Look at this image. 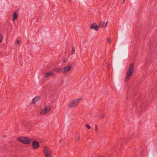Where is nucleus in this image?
Instances as JSON below:
<instances>
[{
  "label": "nucleus",
  "instance_id": "nucleus-21",
  "mask_svg": "<svg viewBox=\"0 0 157 157\" xmlns=\"http://www.w3.org/2000/svg\"><path fill=\"white\" fill-rule=\"evenodd\" d=\"M124 1H125V0H123V3H124Z\"/></svg>",
  "mask_w": 157,
  "mask_h": 157
},
{
  "label": "nucleus",
  "instance_id": "nucleus-15",
  "mask_svg": "<svg viewBox=\"0 0 157 157\" xmlns=\"http://www.w3.org/2000/svg\"><path fill=\"white\" fill-rule=\"evenodd\" d=\"M20 43V40H17L15 42V44L16 45H18Z\"/></svg>",
  "mask_w": 157,
  "mask_h": 157
},
{
  "label": "nucleus",
  "instance_id": "nucleus-3",
  "mask_svg": "<svg viewBox=\"0 0 157 157\" xmlns=\"http://www.w3.org/2000/svg\"><path fill=\"white\" fill-rule=\"evenodd\" d=\"M44 153L45 157H52V151L50 148L47 146L44 147Z\"/></svg>",
  "mask_w": 157,
  "mask_h": 157
},
{
  "label": "nucleus",
  "instance_id": "nucleus-6",
  "mask_svg": "<svg viewBox=\"0 0 157 157\" xmlns=\"http://www.w3.org/2000/svg\"><path fill=\"white\" fill-rule=\"evenodd\" d=\"M72 67L71 65H69L65 67L63 70H62L61 72L63 73H66L70 71Z\"/></svg>",
  "mask_w": 157,
  "mask_h": 157
},
{
  "label": "nucleus",
  "instance_id": "nucleus-20",
  "mask_svg": "<svg viewBox=\"0 0 157 157\" xmlns=\"http://www.w3.org/2000/svg\"><path fill=\"white\" fill-rule=\"evenodd\" d=\"M101 117L102 118H103L104 117V116L103 115L101 116Z\"/></svg>",
  "mask_w": 157,
  "mask_h": 157
},
{
  "label": "nucleus",
  "instance_id": "nucleus-4",
  "mask_svg": "<svg viewBox=\"0 0 157 157\" xmlns=\"http://www.w3.org/2000/svg\"><path fill=\"white\" fill-rule=\"evenodd\" d=\"M18 140L25 144H29L31 142V140L29 138L24 137H19L18 138Z\"/></svg>",
  "mask_w": 157,
  "mask_h": 157
},
{
  "label": "nucleus",
  "instance_id": "nucleus-14",
  "mask_svg": "<svg viewBox=\"0 0 157 157\" xmlns=\"http://www.w3.org/2000/svg\"><path fill=\"white\" fill-rule=\"evenodd\" d=\"M3 36L2 34H0V43L2 41Z\"/></svg>",
  "mask_w": 157,
  "mask_h": 157
},
{
  "label": "nucleus",
  "instance_id": "nucleus-18",
  "mask_svg": "<svg viewBox=\"0 0 157 157\" xmlns=\"http://www.w3.org/2000/svg\"><path fill=\"white\" fill-rule=\"evenodd\" d=\"M98 129V128L97 127V125H95V130L96 131H97Z\"/></svg>",
  "mask_w": 157,
  "mask_h": 157
},
{
  "label": "nucleus",
  "instance_id": "nucleus-17",
  "mask_svg": "<svg viewBox=\"0 0 157 157\" xmlns=\"http://www.w3.org/2000/svg\"><path fill=\"white\" fill-rule=\"evenodd\" d=\"M86 127L87 128H88L90 129V127L89 124H87L86 125Z\"/></svg>",
  "mask_w": 157,
  "mask_h": 157
},
{
  "label": "nucleus",
  "instance_id": "nucleus-22",
  "mask_svg": "<svg viewBox=\"0 0 157 157\" xmlns=\"http://www.w3.org/2000/svg\"><path fill=\"white\" fill-rule=\"evenodd\" d=\"M69 1H70V0H69Z\"/></svg>",
  "mask_w": 157,
  "mask_h": 157
},
{
  "label": "nucleus",
  "instance_id": "nucleus-1",
  "mask_svg": "<svg viewBox=\"0 0 157 157\" xmlns=\"http://www.w3.org/2000/svg\"><path fill=\"white\" fill-rule=\"evenodd\" d=\"M134 64L133 63H132L127 70L126 73L125 80L127 82L131 78L133 73Z\"/></svg>",
  "mask_w": 157,
  "mask_h": 157
},
{
  "label": "nucleus",
  "instance_id": "nucleus-12",
  "mask_svg": "<svg viewBox=\"0 0 157 157\" xmlns=\"http://www.w3.org/2000/svg\"><path fill=\"white\" fill-rule=\"evenodd\" d=\"M17 13L16 12L14 13L13 15V21H14L17 19Z\"/></svg>",
  "mask_w": 157,
  "mask_h": 157
},
{
  "label": "nucleus",
  "instance_id": "nucleus-10",
  "mask_svg": "<svg viewBox=\"0 0 157 157\" xmlns=\"http://www.w3.org/2000/svg\"><path fill=\"white\" fill-rule=\"evenodd\" d=\"M107 24V22H105L103 21H101L100 24V26L101 28L106 26Z\"/></svg>",
  "mask_w": 157,
  "mask_h": 157
},
{
  "label": "nucleus",
  "instance_id": "nucleus-13",
  "mask_svg": "<svg viewBox=\"0 0 157 157\" xmlns=\"http://www.w3.org/2000/svg\"><path fill=\"white\" fill-rule=\"evenodd\" d=\"M54 71L57 72H59L61 71V68H55L54 69Z\"/></svg>",
  "mask_w": 157,
  "mask_h": 157
},
{
  "label": "nucleus",
  "instance_id": "nucleus-11",
  "mask_svg": "<svg viewBox=\"0 0 157 157\" xmlns=\"http://www.w3.org/2000/svg\"><path fill=\"white\" fill-rule=\"evenodd\" d=\"M40 97L39 96H37L34 98L33 100V103H35L38 101L40 99Z\"/></svg>",
  "mask_w": 157,
  "mask_h": 157
},
{
  "label": "nucleus",
  "instance_id": "nucleus-8",
  "mask_svg": "<svg viewBox=\"0 0 157 157\" xmlns=\"http://www.w3.org/2000/svg\"><path fill=\"white\" fill-rule=\"evenodd\" d=\"M99 27L96 23H93L91 24L90 28L93 29L95 31L98 30Z\"/></svg>",
  "mask_w": 157,
  "mask_h": 157
},
{
  "label": "nucleus",
  "instance_id": "nucleus-19",
  "mask_svg": "<svg viewBox=\"0 0 157 157\" xmlns=\"http://www.w3.org/2000/svg\"><path fill=\"white\" fill-rule=\"evenodd\" d=\"M108 41L109 42H110L111 41V39L110 38H109L108 39Z\"/></svg>",
  "mask_w": 157,
  "mask_h": 157
},
{
  "label": "nucleus",
  "instance_id": "nucleus-9",
  "mask_svg": "<svg viewBox=\"0 0 157 157\" xmlns=\"http://www.w3.org/2000/svg\"><path fill=\"white\" fill-rule=\"evenodd\" d=\"M54 75V73L53 72H50L45 73L44 75V76L45 77L47 78L49 76L53 75Z\"/></svg>",
  "mask_w": 157,
  "mask_h": 157
},
{
  "label": "nucleus",
  "instance_id": "nucleus-2",
  "mask_svg": "<svg viewBox=\"0 0 157 157\" xmlns=\"http://www.w3.org/2000/svg\"><path fill=\"white\" fill-rule=\"evenodd\" d=\"M81 100V98H79L72 100L69 103L68 105V107L69 108H72L77 106Z\"/></svg>",
  "mask_w": 157,
  "mask_h": 157
},
{
  "label": "nucleus",
  "instance_id": "nucleus-5",
  "mask_svg": "<svg viewBox=\"0 0 157 157\" xmlns=\"http://www.w3.org/2000/svg\"><path fill=\"white\" fill-rule=\"evenodd\" d=\"M51 107L49 106H47L42 110H41L40 112V114L41 115H44L50 111L51 110Z\"/></svg>",
  "mask_w": 157,
  "mask_h": 157
},
{
  "label": "nucleus",
  "instance_id": "nucleus-16",
  "mask_svg": "<svg viewBox=\"0 0 157 157\" xmlns=\"http://www.w3.org/2000/svg\"><path fill=\"white\" fill-rule=\"evenodd\" d=\"M75 51V49L74 47H73L72 48V51H71V54H73Z\"/></svg>",
  "mask_w": 157,
  "mask_h": 157
},
{
  "label": "nucleus",
  "instance_id": "nucleus-7",
  "mask_svg": "<svg viewBox=\"0 0 157 157\" xmlns=\"http://www.w3.org/2000/svg\"><path fill=\"white\" fill-rule=\"evenodd\" d=\"M32 146L34 149H36L40 147L39 142L36 141H34L32 143Z\"/></svg>",
  "mask_w": 157,
  "mask_h": 157
}]
</instances>
